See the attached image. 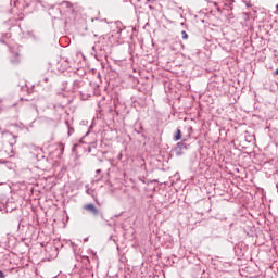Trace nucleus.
<instances>
[{
  "label": "nucleus",
  "instance_id": "obj_1",
  "mask_svg": "<svg viewBox=\"0 0 278 278\" xmlns=\"http://www.w3.org/2000/svg\"><path fill=\"white\" fill-rule=\"evenodd\" d=\"M83 210H85L86 212H89V214H92L93 216H99L100 214L99 208H97V206H94V204L92 203L85 204L83 206Z\"/></svg>",
  "mask_w": 278,
  "mask_h": 278
},
{
  "label": "nucleus",
  "instance_id": "obj_2",
  "mask_svg": "<svg viewBox=\"0 0 278 278\" xmlns=\"http://www.w3.org/2000/svg\"><path fill=\"white\" fill-rule=\"evenodd\" d=\"M0 212H10V210L8 208V202H4L3 200H0Z\"/></svg>",
  "mask_w": 278,
  "mask_h": 278
},
{
  "label": "nucleus",
  "instance_id": "obj_3",
  "mask_svg": "<svg viewBox=\"0 0 278 278\" xmlns=\"http://www.w3.org/2000/svg\"><path fill=\"white\" fill-rule=\"evenodd\" d=\"M103 179V175H101V169L96 170V181H101Z\"/></svg>",
  "mask_w": 278,
  "mask_h": 278
},
{
  "label": "nucleus",
  "instance_id": "obj_4",
  "mask_svg": "<svg viewBox=\"0 0 278 278\" xmlns=\"http://www.w3.org/2000/svg\"><path fill=\"white\" fill-rule=\"evenodd\" d=\"M174 138H175V140H181V130L180 129L176 130Z\"/></svg>",
  "mask_w": 278,
  "mask_h": 278
},
{
  "label": "nucleus",
  "instance_id": "obj_5",
  "mask_svg": "<svg viewBox=\"0 0 278 278\" xmlns=\"http://www.w3.org/2000/svg\"><path fill=\"white\" fill-rule=\"evenodd\" d=\"M81 262L85 263V266H88V264H90V257H88V256H81Z\"/></svg>",
  "mask_w": 278,
  "mask_h": 278
},
{
  "label": "nucleus",
  "instance_id": "obj_6",
  "mask_svg": "<svg viewBox=\"0 0 278 278\" xmlns=\"http://www.w3.org/2000/svg\"><path fill=\"white\" fill-rule=\"evenodd\" d=\"M14 60H11V62L13 63V64H18V62H20V60H18V52H16V53H14Z\"/></svg>",
  "mask_w": 278,
  "mask_h": 278
},
{
  "label": "nucleus",
  "instance_id": "obj_7",
  "mask_svg": "<svg viewBox=\"0 0 278 278\" xmlns=\"http://www.w3.org/2000/svg\"><path fill=\"white\" fill-rule=\"evenodd\" d=\"M182 40H188V33L186 30L181 31Z\"/></svg>",
  "mask_w": 278,
  "mask_h": 278
},
{
  "label": "nucleus",
  "instance_id": "obj_8",
  "mask_svg": "<svg viewBox=\"0 0 278 278\" xmlns=\"http://www.w3.org/2000/svg\"><path fill=\"white\" fill-rule=\"evenodd\" d=\"M0 278H5V274H3V271L0 270Z\"/></svg>",
  "mask_w": 278,
  "mask_h": 278
},
{
  "label": "nucleus",
  "instance_id": "obj_9",
  "mask_svg": "<svg viewBox=\"0 0 278 278\" xmlns=\"http://www.w3.org/2000/svg\"><path fill=\"white\" fill-rule=\"evenodd\" d=\"M9 138H16V137H14V135H12V132H9Z\"/></svg>",
  "mask_w": 278,
  "mask_h": 278
},
{
  "label": "nucleus",
  "instance_id": "obj_10",
  "mask_svg": "<svg viewBox=\"0 0 278 278\" xmlns=\"http://www.w3.org/2000/svg\"><path fill=\"white\" fill-rule=\"evenodd\" d=\"M1 45H5V40L0 39Z\"/></svg>",
  "mask_w": 278,
  "mask_h": 278
},
{
  "label": "nucleus",
  "instance_id": "obj_11",
  "mask_svg": "<svg viewBox=\"0 0 278 278\" xmlns=\"http://www.w3.org/2000/svg\"><path fill=\"white\" fill-rule=\"evenodd\" d=\"M43 81L47 84V83L49 81V78L46 77V78L43 79Z\"/></svg>",
  "mask_w": 278,
  "mask_h": 278
},
{
  "label": "nucleus",
  "instance_id": "obj_12",
  "mask_svg": "<svg viewBox=\"0 0 278 278\" xmlns=\"http://www.w3.org/2000/svg\"><path fill=\"white\" fill-rule=\"evenodd\" d=\"M276 14H278V4L276 5Z\"/></svg>",
  "mask_w": 278,
  "mask_h": 278
},
{
  "label": "nucleus",
  "instance_id": "obj_13",
  "mask_svg": "<svg viewBox=\"0 0 278 278\" xmlns=\"http://www.w3.org/2000/svg\"><path fill=\"white\" fill-rule=\"evenodd\" d=\"M275 75H278V68L275 71Z\"/></svg>",
  "mask_w": 278,
  "mask_h": 278
},
{
  "label": "nucleus",
  "instance_id": "obj_14",
  "mask_svg": "<svg viewBox=\"0 0 278 278\" xmlns=\"http://www.w3.org/2000/svg\"><path fill=\"white\" fill-rule=\"evenodd\" d=\"M16 104H13V108H15Z\"/></svg>",
  "mask_w": 278,
  "mask_h": 278
},
{
  "label": "nucleus",
  "instance_id": "obj_15",
  "mask_svg": "<svg viewBox=\"0 0 278 278\" xmlns=\"http://www.w3.org/2000/svg\"><path fill=\"white\" fill-rule=\"evenodd\" d=\"M147 1H151V0H147Z\"/></svg>",
  "mask_w": 278,
  "mask_h": 278
}]
</instances>
